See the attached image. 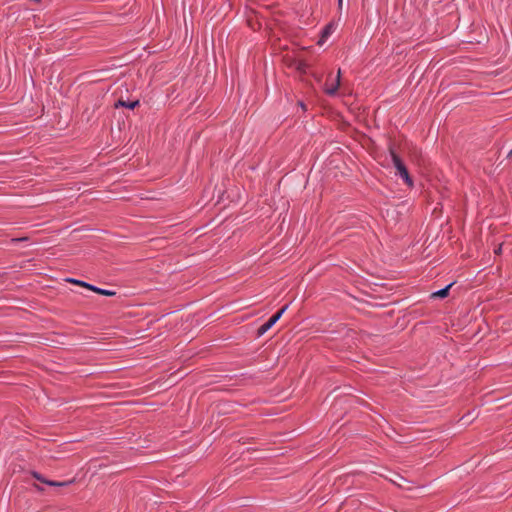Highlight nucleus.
Returning a JSON list of instances; mask_svg holds the SVG:
<instances>
[{
    "mask_svg": "<svg viewBox=\"0 0 512 512\" xmlns=\"http://www.w3.org/2000/svg\"><path fill=\"white\" fill-rule=\"evenodd\" d=\"M115 108H119V107H125V108H128V109H135L137 106H139V100H135V101H125L123 99H119L115 104H114Z\"/></svg>",
    "mask_w": 512,
    "mask_h": 512,
    "instance_id": "nucleus-4",
    "label": "nucleus"
},
{
    "mask_svg": "<svg viewBox=\"0 0 512 512\" xmlns=\"http://www.w3.org/2000/svg\"><path fill=\"white\" fill-rule=\"evenodd\" d=\"M333 30H334L333 24L332 23L327 24L321 32V38L318 41V44L322 45L325 42V40L331 35Z\"/></svg>",
    "mask_w": 512,
    "mask_h": 512,
    "instance_id": "nucleus-6",
    "label": "nucleus"
},
{
    "mask_svg": "<svg viewBox=\"0 0 512 512\" xmlns=\"http://www.w3.org/2000/svg\"><path fill=\"white\" fill-rule=\"evenodd\" d=\"M73 481H62V482H59V481H52V480H49V482H47V485L49 486H53V487H65V486H68L69 484H71Z\"/></svg>",
    "mask_w": 512,
    "mask_h": 512,
    "instance_id": "nucleus-9",
    "label": "nucleus"
},
{
    "mask_svg": "<svg viewBox=\"0 0 512 512\" xmlns=\"http://www.w3.org/2000/svg\"><path fill=\"white\" fill-rule=\"evenodd\" d=\"M508 158L512 157V149L510 150V152L508 153L507 155Z\"/></svg>",
    "mask_w": 512,
    "mask_h": 512,
    "instance_id": "nucleus-15",
    "label": "nucleus"
},
{
    "mask_svg": "<svg viewBox=\"0 0 512 512\" xmlns=\"http://www.w3.org/2000/svg\"><path fill=\"white\" fill-rule=\"evenodd\" d=\"M84 288H87L88 290L95 292V289H97L98 287L86 282Z\"/></svg>",
    "mask_w": 512,
    "mask_h": 512,
    "instance_id": "nucleus-12",
    "label": "nucleus"
},
{
    "mask_svg": "<svg viewBox=\"0 0 512 512\" xmlns=\"http://www.w3.org/2000/svg\"><path fill=\"white\" fill-rule=\"evenodd\" d=\"M28 240H29L28 237H21V238H13L11 241L16 243V242H20V241L26 242Z\"/></svg>",
    "mask_w": 512,
    "mask_h": 512,
    "instance_id": "nucleus-13",
    "label": "nucleus"
},
{
    "mask_svg": "<svg viewBox=\"0 0 512 512\" xmlns=\"http://www.w3.org/2000/svg\"><path fill=\"white\" fill-rule=\"evenodd\" d=\"M31 475L33 476V478L40 481L41 483L47 484V482H49V480L43 477V475L40 474L39 472L33 471Z\"/></svg>",
    "mask_w": 512,
    "mask_h": 512,
    "instance_id": "nucleus-10",
    "label": "nucleus"
},
{
    "mask_svg": "<svg viewBox=\"0 0 512 512\" xmlns=\"http://www.w3.org/2000/svg\"><path fill=\"white\" fill-rule=\"evenodd\" d=\"M307 67H308V64L305 61H303V60L296 61L295 68L300 73H306Z\"/></svg>",
    "mask_w": 512,
    "mask_h": 512,
    "instance_id": "nucleus-7",
    "label": "nucleus"
},
{
    "mask_svg": "<svg viewBox=\"0 0 512 512\" xmlns=\"http://www.w3.org/2000/svg\"><path fill=\"white\" fill-rule=\"evenodd\" d=\"M288 309V304L284 305L277 313L268 319L267 322L262 324L257 330V336L264 335L273 325L282 317L284 312Z\"/></svg>",
    "mask_w": 512,
    "mask_h": 512,
    "instance_id": "nucleus-2",
    "label": "nucleus"
},
{
    "mask_svg": "<svg viewBox=\"0 0 512 512\" xmlns=\"http://www.w3.org/2000/svg\"><path fill=\"white\" fill-rule=\"evenodd\" d=\"M502 251V245H499L495 250H494V253L495 254H500Z\"/></svg>",
    "mask_w": 512,
    "mask_h": 512,
    "instance_id": "nucleus-14",
    "label": "nucleus"
},
{
    "mask_svg": "<svg viewBox=\"0 0 512 512\" xmlns=\"http://www.w3.org/2000/svg\"><path fill=\"white\" fill-rule=\"evenodd\" d=\"M339 7L342 6V0H338Z\"/></svg>",
    "mask_w": 512,
    "mask_h": 512,
    "instance_id": "nucleus-16",
    "label": "nucleus"
},
{
    "mask_svg": "<svg viewBox=\"0 0 512 512\" xmlns=\"http://www.w3.org/2000/svg\"><path fill=\"white\" fill-rule=\"evenodd\" d=\"M340 76H341V71L338 70V73H337V77L335 79V82L333 84H331V86H328L326 84V88H325V92L328 94V95H335L336 92L338 91V88L340 86Z\"/></svg>",
    "mask_w": 512,
    "mask_h": 512,
    "instance_id": "nucleus-3",
    "label": "nucleus"
},
{
    "mask_svg": "<svg viewBox=\"0 0 512 512\" xmlns=\"http://www.w3.org/2000/svg\"><path fill=\"white\" fill-rule=\"evenodd\" d=\"M66 281L69 283L75 284V285L82 286V287H85V283H86L82 280H78V279H74V278H67Z\"/></svg>",
    "mask_w": 512,
    "mask_h": 512,
    "instance_id": "nucleus-11",
    "label": "nucleus"
},
{
    "mask_svg": "<svg viewBox=\"0 0 512 512\" xmlns=\"http://www.w3.org/2000/svg\"><path fill=\"white\" fill-rule=\"evenodd\" d=\"M454 285V282H451L450 284H448L447 286H445L444 288L440 289V290H437L435 292L432 293L431 297L432 298H445L449 295V291H450V288Z\"/></svg>",
    "mask_w": 512,
    "mask_h": 512,
    "instance_id": "nucleus-5",
    "label": "nucleus"
},
{
    "mask_svg": "<svg viewBox=\"0 0 512 512\" xmlns=\"http://www.w3.org/2000/svg\"><path fill=\"white\" fill-rule=\"evenodd\" d=\"M95 293L103 295V296H108V297L116 295L115 291L107 290V289H103V288H99V287L97 289H95Z\"/></svg>",
    "mask_w": 512,
    "mask_h": 512,
    "instance_id": "nucleus-8",
    "label": "nucleus"
},
{
    "mask_svg": "<svg viewBox=\"0 0 512 512\" xmlns=\"http://www.w3.org/2000/svg\"><path fill=\"white\" fill-rule=\"evenodd\" d=\"M389 153H390L393 165L397 170L396 175H399L408 187H413V185H414L413 179L411 178V176L408 172V169H407L406 165L404 164L403 160L396 153V151L392 145L389 146Z\"/></svg>",
    "mask_w": 512,
    "mask_h": 512,
    "instance_id": "nucleus-1",
    "label": "nucleus"
}]
</instances>
